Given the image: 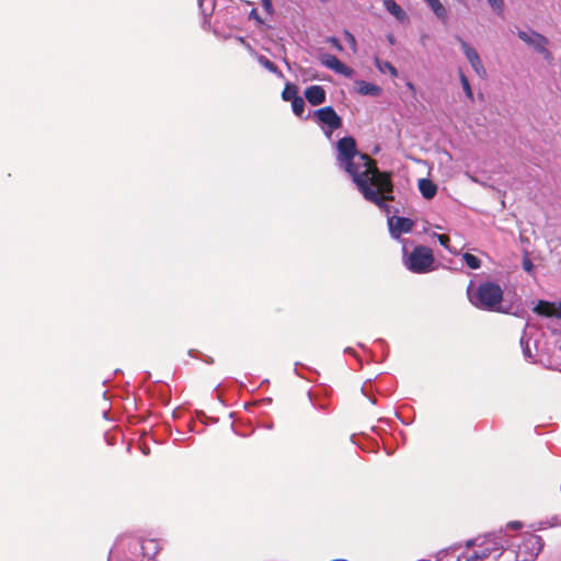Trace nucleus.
<instances>
[{"instance_id":"7c9ffc66","label":"nucleus","mask_w":561,"mask_h":561,"mask_svg":"<svg viewBox=\"0 0 561 561\" xmlns=\"http://www.w3.org/2000/svg\"><path fill=\"white\" fill-rule=\"evenodd\" d=\"M197 1H198V5H199L202 12L206 15L207 14L206 13V8L204 7L205 0H197Z\"/></svg>"},{"instance_id":"39448f33","label":"nucleus","mask_w":561,"mask_h":561,"mask_svg":"<svg viewBox=\"0 0 561 561\" xmlns=\"http://www.w3.org/2000/svg\"><path fill=\"white\" fill-rule=\"evenodd\" d=\"M518 37L527 45L534 47L547 61L552 60V54L548 50V38L535 31H518Z\"/></svg>"},{"instance_id":"2f4dec72","label":"nucleus","mask_w":561,"mask_h":561,"mask_svg":"<svg viewBox=\"0 0 561 561\" xmlns=\"http://www.w3.org/2000/svg\"><path fill=\"white\" fill-rule=\"evenodd\" d=\"M408 89H410L413 93H415V87L412 82L407 83Z\"/></svg>"},{"instance_id":"393cba45","label":"nucleus","mask_w":561,"mask_h":561,"mask_svg":"<svg viewBox=\"0 0 561 561\" xmlns=\"http://www.w3.org/2000/svg\"><path fill=\"white\" fill-rule=\"evenodd\" d=\"M343 36H344L346 43L353 49V51H356L357 43H356L355 36L351 32H348L346 30L343 32Z\"/></svg>"},{"instance_id":"a211bd4d","label":"nucleus","mask_w":561,"mask_h":561,"mask_svg":"<svg viewBox=\"0 0 561 561\" xmlns=\"http://www.w3.org/2000/svg\"><path fill=\"white\" fill-rule=\"evenodd\" d=\"M375 64H376L377 69L380 72H382V73L389 72L392 77H397L398 76V71H397L396 67L391 62L382 61V60H379L377 58Z\"/></svg>"},{"instance_id":"c85d7f7f","label":"nucleus","mask_w":561,"mask_h":561,"mask_svg":"<svg viewBox=\"0 0 561 561\" xmlns=\"http://www.w3.org/2000/svg\"><path fill=\"white\" fill-rule=\"evenodd\" d=\"M263 7L267 12H271L272 10V2L271 0H262Z\"/></svg>"},{"instance_id":"f257e3e1","label":"nucleus","mask_w":561,"mask_h":561,"mask_svg":"<svg viewBox=\"0 0 561 561\" xmlns=\"http://www.w3.org/2000/svg\"><path fill=\"white\" fill-rule=\"evenodd\" d=\"M337 165L350 174L364 198L381 209H388L392 201V182L387 173L380 172L375 161L357 151L353 137H343L336 144Z\"/></svg>"},{"instance_id":"412c9836","label":"nucleus","mask_w":561,"mask_h":561,"mask_svg":"<svg viewBox=\"0 0 561 561\" xmlns=\"http://www.w3.org/2000/svg\"><path fill=\"white\" fill-rule=\"evenodd\" d=\"M462 259H463L465 263L467 264V266L471 270H477L481 266L480 259L471 253H465L462 255Z\"/></svg>"},{"instance_id":"f3484780","label":"nucleus","mask_w":561,"mask_h":561,"mask_svg":"<svg viewBox=\"0 0 561 561\" xmlns=\"http://www.w3.org/2000/svg\"><path fill=\"white\" fill-rule=\"evenodd\" d=\"M424 2H426L430 8L432 9V11L434 12V14L440 19L442 21H446L447 19V10L446 8L440 3L439 0H423Z\"/></svg>"},{"instance_id":"a878e982","label":"nucleus","mask_w":561,"mask_h":561,"mask_svg":"<svg viewBox=\"0 0 561 561\" xmlns=\"http://www.w3.org/2000/svg\"><path fill=\"white\" fill-rule=\"evenodd\" d=\"M488 2L495 12L502 13L504 8L503 0H488Z\"/></svg>"},{"instance_id":"0eeeda50","label":"nucleus","mask_w":561,"mask_h":561,"mask_svg":"<svg viewBox=\"0 0 561 561\" xmlns=\"http://www.w3.org/2000/svg\"><path fill=\"white\" fill-rule=\"evenodd\" d=\"M503 553V547L494 540L484 541L478 550L466 558V561H485L488 559L497 560Z\"/></svg>"},{"instance_id":"72a5a7b5","label":"nucleus","mask_w":561,"mask_h":561,"mask_svg":"<svg viewBox=\"0 0 561 561\" xmlns=\"http://www.w3.org/2000/svg\"><path fill=\"white\" fill-rule=\"evenodd\" d=\"M388 39H389V42H390V43H393V37H392V35H390V36L388 37Z\"/></svg>"},{"instance_id":"f8f14e48","label":"nucleus","mask_w":561,"mask_h":561,"mask_svg":"<svg viewBox=\"0 0 561 561\" xmlns=\"http://www.w3.org/2000/svg\"><path fill=\"white\" fill-rule=\"evenodd\" d=\"M325 90L321 85H310L305 90L306 100L313 106L325 102Z\"/></svg>"},{"instance_id":"cd10ccee","label":"nucleus","mask_w":561,"mask_h":561,"mask_svg":"<svg viewBox=\"0 0 561 561\" xmlns=\"http://www.w3.org/2000/svg\"><path fill=\"white\" fill-rule=\"evenodd\" d=\"M507 527L511 528V529H514V530H518L523 527V524L518 520H514V522H510L507 524Z\"/></svg>"},{"instance_id":"dca6fc26","label":"nucleus","mask_w":561,"mask_h":561,"mask_svg":"<svg viewBox=\"0 0 561 561\" xmlns=\"http://www.w3.org/2000/svg\"><path fill=\"white\" fill-rule=\"evenodd\" d=\"M383 4L387 11L397 20L403 21L405 19V12L394 0H383Z\"/></svg>"},{"instance_id":"4468645a","label":"nucleus","mask_w":561,"mask_h":561,"mask_svg":"<svg viewBox=\"0 0 561 561\" xmlns=\"http://www.w3.org/2000/svg\"><path fill=\"white\" fill-rule=\"evenodd\" d=\"M419 190L426 199L433 198L437 193V186L428 179H421L419 181Z\"/></svg>"},{"instance_id":"9b49d317","label":"nucleus","mask_w":561,"mask_h":561,"mask_svg":"<svg viewBox=\"0 0 561 561\" xmlns=\"http://www.w3.org/2000/svg\"><path fill=\"white\" fill-rule=\"evenodd\" d=\"M534 311L540 316L557 317V321L561 322V305L557 307L554 304L540 300L534 308Z\"/></svg>"},{"instance_id":"f03ea898","label":"nucleus","mask_w":561,"mask_h":561,"mask_svg":"<svg viewBox=\"0 0 561 561\" xmlns=\"http://www.w3.org/2000/svg\"><path fill=\"white\" fill-rule=\"evenodd\" d=\"M469 301L481 310L507 312L502 307L503 289L494 282H484L473 288L471 285L468 287Z\"/></svg>"},{"instance_id":"6e6552de","label":"nucleus","mask_w":561,"mask_h":561,"mask_svg":"<svg viewBox=\"0 0 561 561\" xmlns=\"http://www.w3.org/2000/svg\"><path fill=\"white\" fill-rule=\"evenodd\" d=\"M390 236L393 239H400L402 233L410 232L414 227V221L407 217L392 216L388 218Z\"/></svg>"},{"instance_id":"20e7f679","label":"nucleus","mask_w":561,"mask_h":561,"mask_svg":"<svg viewBox=\"0 0 561 561\" xmlns=\"http://www.w3.org/2000/svg\"><path fill=\"white\" fill-rule=\"evenodd\" d=\"M314 118L322 125L324 134L330 138L333 130L342 126V118L332 106H325L313 112Z\"/></svg>"},{"instance_id":"bb28decb","label":"nucleus","mask_w":561,"mask_h":561,"mask_svg":"<svg viewBox=\"0 0 561 561\" xmlns=\"http://www.w3.org/2000/svg\"><path fill=\"white\" fill-rule=\"evenodd\" d=\"M327 42L330 43L336 50H339V51L343 50V46L336 37L330 36V37H328Z\"/></svg>"},{"instance_id":"b1692460","label":"nucleus","mask_w":561,"mask_h":561,"mask_svg":"<svg viewBox=\"0 0 561 561\" xmlns=\"http://www.w3.org/2000/svg\"><path fill=\"white\" fill-rule=\"evenodd\" d=\"M433 237H435L437 239V241L439 242V244L443 245L446 250H448L449 252H453V250L449 248L450 240L447 234L434 233Z\"/></svg>"},{"instance_id":"2eb2a0df","label":"nucleus","mask_w":561,"mask_h":561,"mask_svg":"<svg viewBox=\"0 0 561 561\" xmlns=\"http://www.w3.org/2000/svg\"><path fill=\"white\" fill-rule=\"evenodd\" d=\"M254 55H255V58H256L257 62L262 67H264L266 70H268L270 72L274 73L278 78H283L284 77V75L279 70V68L273 61H271L267 57H265L264 55H260V54H254Z\"/></svg>"},{"instance_id":"e433bc0d","label":"nucleus","mask_w":561,"mask_h":561,"mask_svg":"<svg viewBox=\"0 0 561 561\" xmlns=\"http://www.w3.org/2000/svg\"><path fill=\"white\" fill-rule=\"evenodd\" d=\"M147 543L154 546V541H152V540H149Z\"/></svg>"},{"instance_id":"6ab92c4d","label":"nucleus","mask_w":561,"mask_h":561,"mask_svg":"<svg viewBox=\"0 0 561 561\" xmlns=\"http://www.w3.org/2000/svg\"><path fill=\"white\" fill-rule=\"evenodd\" d=\"M520 346L523 350L524 357L526 359H534L535 356L530 348V340L527 337V332L525 331L523 336L520 337Z\"/></svg>"},{"instance_id":"4be33fe9","label":"nucleus","mask_w":561,"mask_h":561,"mask_svg":"<svg viewBox=\"0 0 561 561\" xmlns=\"http://www.w3.org/2000/svg\"><path fill=\"white\" fill-rule=\"evenodd\" d=\"M291 108L295 115L301 117L305 112V101L301 96L295 98L291 102Z\"/></svg>"},{"instance_id":"423d86ee","label":"nucleus","mask_w":561,"mask_h":561,"mask_svg":"<svg viewBox=\"0 0 561 561\" xmlns=\"http://www.w3.org/2000/svg\"><path fill=\"white\" fill-rule=\"evenodd\" d=\"M543 548V542L540 536L528 535L517 551L519 561H534Z\"/></svg>"},{"instance_id":"7ed1b4c3","label":"nucleus","mask_w":561,"mask_h":561,"mask_svg":"<svg viewBox=\"0 0 561 561\" xmlns=\"http://www.w3.org/2000/svg\"><path fill=\"white\" fill-rule=\"evenodd\" d=\"M403 263L412 273L426 274L435 268V259L433 251L425 245H417L411 252H408L403 244Z\"/></svg>"},{"instance_id":"5701e85b","label":"nucleus","mask_w":561,"mask_h":561,"mask_svg":"<svg viewBox=\"0 0 561 561\" xmlns=\"http://www.w3.org/2000/svg\"><path fill=\"white\" fill-rule=\"evenodd\" d=\"M460 83L462 85V89H463V92L466 94V96L469 99V100H473V92L471 90V87H470V83H469V80L468 78L465 76V73L462 71H460Z\"/></svg>"},{"instance_id":"f704fd0d","label":"nucleus","mask_w":561,"mask_h":561,"mask_svg":"<svg viewBox=\"0 0 561 561\" xmlns=\"http://www.w3.org/2000/svg\"><path fill=\"white\" fill-rule=\"evenodd\" d=\"M345 352L353 354V350L352 348H346Z\"/></svg>"},{"instance_id":"c756f323","label":"nucleus","mask_w":561,"mask_h":561,"mask_svg":"<svg viewBox=\"0 0 561 561\" xmlns=\"http://www.w3.org/2000/svg\"><path fill=\"white\" fill-rule=\"evenodd\" d=\"M523 265H524L525 271H527V272L531 271V268H533V264L530 261H524Z\"/></svg>"},{"instance_id":"aec40b11","label":"nucleus","mask_w":561,"mask_h":561,"mask_svg":"<svg viewBox=\"0 0 561 561\" xmlns=\"http://www.w3.org/2000/svg\"><path fill=\"white\" fill-rule=\"evenodd\" d=\"M298 96L299 95L296 85L286 83L285 89L282 92L283 100L293 102V100Z\"/></svg>"},{"instance_id":"c9c22d12","label":"nucleus","mask_w":561,"mask_h":561,"mask_svg":"<svg viewBox=\"0 0 561 561\" xmlns=\"http://www.w3.org/2000/svg\"><path fill=\"white\" fill-rule=\"evenodd\" d=\"M209 10H210L209 13H211V11L214 10V4L213 3H210Z\"/></svg>"},{"instance_id":"9d476101","label":"nucleus","mask_w":561,"mask_h":561,"mask_svg":"<svg viewBox=\"0 0 561 561\" xmlns=\"http://www.w3.org/2000/svg\"><path fill=\"white\" fill-rule=\"evenodd\" d=\"M321 62L327 68L335 71L339 75L344 76L345 78H351L354 73L353 69L344 65L340 59L335 56L325 54L321 58Z\"/></svg>"},{"instance_id":"1a4fd4ad","label":"nucleus","mask_w":561,"mask_h":561,"mask_svg":"<svg viewBox=\"0 0 561 561\" xmlns=\"http://www.w3.org/2000/svg\"><path fill=\"white\" fill-rule=\"evenodd\" d=\"M457 39L460 44V47H461L466 58L468 59L469 64L471 65L472 69L474 70V72L478 76L483 77L485 75V69L482 65V61H481V58H480L478 51L462 38L457 37Z\"/></svg>"},{"instance_id":"473e14b6","label":"nucleus","mask_w":561,"mask_h":561,"mask_svg":"<svg viewBox=\"0 0 561 561\" xmlns=\"http://www.w3.org/2000/svg\"><path fill=\"white\" fill-rule=\"evenodd\" d=\"M556 343H557V346H558L559 351L561 352V335H559L557 337Z\"/></svg>"},{"instance_id":"ddd939ff","label":"nucleus","mask_w":561,"mask_h":561,"mask_svg":"<svg viewBox=\"0 0 561 561\" xmlns=\"http://www.w3.org/2000/svg\"><path fill=\"white\" fill-rule=\"evenodd\" d=\"M357 92L360 95L378 96L381 94V88L377 84L360 80L357 81Z\"/></svg>"}]
</instances>
